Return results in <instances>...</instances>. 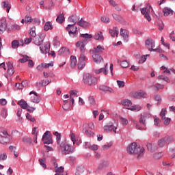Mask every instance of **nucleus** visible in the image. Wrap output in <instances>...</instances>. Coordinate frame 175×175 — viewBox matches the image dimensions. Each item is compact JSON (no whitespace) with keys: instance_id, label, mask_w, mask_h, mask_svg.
I'll return each mask as SVG.
<instances>
[{"instance_id":"nucleus-35","label":"nucleus","mask_w":175,"mask_h":175,"mask_svg":"<svg viewBox=\"0 0 175 175\" xmlns=\"http://www.w3.org/2000/svg\"><path fill=\"white\" fill-rule=\"evenodd\" d=\"M100 91H105V92L108 91L109 92H111V93L114 92V90H113V89H111V88L107 87L105 85H100Z\"/></svg>"},{"instance_id":"nucleus-22","label":"nucleus","mask_w":175,"mask_h":175,"mask_svg":"<svg viewBox=\"0 0 175 175\" xmlns=\"http://www.w3.org/2000/svg\"><path fill=\"white\" fill-rule=\"evenodd\" d=\"M146 146L148 151H150V152H155V151L158 150V147L155 144L148 143L147 144Z\"/></svg>"},{"instance_id":"nucleus-44","label":"nucleus","mask_w":175,"mask_h":175,"mask_svg":"<svg viewBox=\"0 0 175 175\" xmlns=\"http://www.w3.org/2000/svg\"><path fill=\"white\" fill-rule=\"evenodd\" d=\"M163 157V153L162 152H156L153 154L154 159H161Z\"/></svg>"},{"instance_id":"nucleus-16","label":"nucleus","mask_w":175,"mask_h":175,"mask_svg":"<svg viewBox=\"0 0 175 175\" xmlns=\"http://www.w3.org/2000/svg\"><path fill=\"white\" fill-rule=\"evenodd\" d=\"M8 70L7 73L9 76H13L14 75V68H13V64L10 62L6 63Z\"/></svg>"},{"instance_id":"nucleus-53","label":"nucleus","mask_w":175,"mask_h":175,"mask_svg":"<svg viewBox=\"0 0 175 175\" xmlns=\"http://www.w3.org/2000/svg\"><path fill=\"white\" fill-rule=\"evenodd\" d=\"M163 122L164 125H165V126H167V125H169V124H170V121H172V119L169 118H163V119H161Z\"/></svg>"},{"instance_id":"nucleus-29","label":"nucleus","mask_w":175,"mask_h":175,"mask_svg":"<svg viewBox=\"0 0 175 175\" xmlns=\"http://www.w3.org/2000/svg\"><path fill=\"white\" fill-rule=\"evenodd\" d=\"M81 38H84V40L78 42H83L85 46L87 44V39H91V38H92V36L88 33L81 34Z\"/></svg>"},{"instance_id":"nucleus-13","label":"nucleus","mask_w":175,"mask_h":175,"mask_svg":"<svg viewBox=\"0 0 175 175\" xmlns=\"http://www.w3.org/2000/svg\"><path fill=\"white\" fill-rule=\"evenodd\" d=\"M145 46L146 49L150 51V49H154L155 48V41L151 38H148L145 41Z\"/></svg>"},{"instance_id":"nucleus-18","label":"nucleus","mask_w":175,"mask_h":175,"mask_svg":"<svg viewBox=\"0 0 175 175\" xmlns=\"http://www.w3.org/2000/svg\"><path fill=\"white\" fill-rule=\"evenodd\" d=\"M147 94L144 92H136L133 94V97L135 99H141V98H146Z\"/></svg>"},{"instance_id":"nucleus-27","label":"nucleus","mask_w":175,"mask_h":175,"mask_svg":"<svg viewBox=\"0 0 175 175\" xmlns=\"http://www.w3.org/2000/svg\"><path fill=\"white\" fill-rule=\"evenodd\" d=\"M105 51V46L102 45H98L96 48H94L93 53L96 54V53H103Z\"/></svg>"},{"instance_id":"nucleus-39","label":"nucleus","mask_w":175,"mask_h":175,"mask_svg":"<svg viewBox=\"0 0 175 175\" xmlns=\"http://www.w3.org/2000/svg\"><path fill=\"white\" fill-rule=\"evenodd\" d=\"M120 103L122 105V106H128L129 107L132 106V101L129 100H123Z\"/></svg>"},{"instance_id":"nucleus-50","label":"nucleus","mask_w":175,"mask_h":175,"mask_svg":"<svg viewBox=\"0 0 175 175\" xmlns=\"http://www.w3.org/2000/svg\"><path fill=\"white\" fill-rule=\"evenodd\" d=\"M101 21L103 23H105V24H109V23H110V18H109V16H103L101 17Z\"/></svg>"},{"instance_id":"nucleus-49","label":"nucleus","mask_w":175,"mask_h":175,"mask_svg":"<svg viewBox=\"0 0 175 175\" xmlns=\"http://www.w3.org/2000/svg\"><path fill=\"white\" fill-rule=\"evenodd\" d=\"M167 145V144L166 143V139H165V137L159 141V146L160 147H163Z\"/></svg>"},{"instance_id":"nucleus-19","label":"nucleus","mask_w":175,"mask_h":175,"mask_svg":"<svg viewBox=\"0 0 175 175\" xmlns=\"http://www.w3.org/2000/svg\"><path fill=\"white\" fill-rule=\"evenodd\" d=\"M105 132H107V131H112L114 133H117V127H115L113 124H109L104 126Z\"/></svg>"},{"instance_id":"nucleus-47","label":"nucleus","mask_w":175,"mask_h":175,"mask_svg":"<svg viewBox=\"0 0 175 175\" xmlns=\"http://www.w3.org/2000/svg\"><path fill=\"white\" fill-rule=\"evenodd\" d=\"M159 80H164V81H166V83H170V79H169V77H165L163 75H159L158 76Z\"/></svg>"},{"instance_id":"nucleus-34","label":"nucleus","mask_w":175,"mask_h":175,"mask_svg":"<svg viewBox=\"0 0 175 175\" xmlns=\"http://www.w3.org/2000/svg\"><path fill=\"white\" fill-rule=\"evenodd\" d=\"M44 29L46 31H51V29H53V25L51 24V22H46L45 25H44Z\"/></svg>"},{"instance_id":"nucleus-3","label":"nucleus","mask_w":175,"mask_h":175,"mask_svg":"<svg viewBox=\"0 0 175 175\" xmlns=\"http://www.w3.org/2000/svg\"><path fill=\"white\" fill-rule=\"evenodd\" d=\"M76 46L79 47L81 51V55L79 58L78 69H83L84 66H85V62L84 61L87 59L85 55H84V53H85V42H77Z\"/></svg>"},{"instance_id":"nucleus-42","label":"nucleus","mask_w":175,"mask_h":175,"mask_svg":"<svg viewBox=\"0 0 175 175\" xmlns=\"http://www.w3.org/2000/svg\"><path fill=\"white\" fill-rule=\"evenodd\" d=\"M129 110H131L132 111H140V110H142V107L140 105H134L129 108Z\"/></svg>"},{"instance_id":"nucleus-54","label":"nucleus","mask_w":175,"mask_h":175,"mask_svg":"<svg viewBox=\"0 0 175 175\" xmlns=\"http://www.w3.org/2000/svg\"><path fill=\"white\" fill-rule=\"evenodd\" d=\"M105 166H109V162L107 161H104L103 163H100L98 167V169L99 170H102V169H103V167H105Z\"/></svg>"},{"instance_id":"nucleus-17","label":"nucleus","mask_w":175,"mask_h":175,"mask_svg":"<svg viewBox=\"0 0 175 175\" xmlns=\"http://www.w3.org/2000/svg\"><path fill=\"white\" fill-rule=\"evenodd\" d=\"M92 58L95 64H100V62H103V57L98 53H94L92 55Z\"/></svg>"},{"instance_id":"nucleus-8","label":"nucleus","mask_w":175,"mask_h":175,"mask_svg":"<svg viewBox=\"0 0 175 175\" xmlns=\"http://www.w3.org/2000/svg\"><path fill=\"white\" fill-rule=\"evenodd\" d=\"M10 142V135L8 133V131H4L0 133V143L1 144H8Z\"/></svg>"},{"instance_id":"nucleus-55","label":"nucleus","mask_w":175,"mask_h":175,"mask_svg":"<svg viewBox=\"0 0 175 175\" xmlns=\"http://www.w3.org/2000/svg\"><path fill=\"white\" fill-rule=\"evenodd\" d=\"M23 58L19 59V62L21 64H25V62H27L29 59V57L27 55H23Z\"/></svg>"},{"instance_id":"nucleus-52","label":"nucleus","mask_w":175,"mask_h":175,"mask_svg":"<svg viewBox=\"0 0 175 175\" xmlns=\"http://www.w3.org/2000/svg\"><path fill=\"white\" fill-rule=\"evenodd\" d=\"M20 43L18 42V40H13L12 42V49H18Z\"/></svg>"},{"instance_id":"nucleus-7","label":"nucleus","mask_w":175,"mask_h":175,"mask_svg":"<svg viewBox=\"0 0 175 175\" xmlns=\"http://www.w3.org/2000/svg\"><path fill=\"white\" fill-rule=\"evenodd\" d=\"M66 29L68 31L70 38H77L79 33L77 32V27H75V25H68Z\"/></svg>"},{"instance_id":"nucleus-62","label":"nucleus","mask_w":175,"mask_h":175,"mask_svg":"<svg viewBox=\"0 0 175 175\" xmlns=\"http://www.w3.org/2000/svg\"><path fill=\"white\" fill-rule=\"evenodd\" d=\"M12 28L14 29V31H20V29H21V27L17 24L13 25Z\"/></svg>"},{"instance_id":"nucleus-4","label":"nucleus","mask_w":175,"mask_h":175,"mask_svg":"<svg viewBox=\"0 0 175 175\" xmlns=\"http://www.w3.org/2000/svg\"><path fill=\"white\" fill-rule=\"evenodd\" d=\"M83 81L88 85H95L96 84V79L93 78L91 74L87 73L83 75Z\"/></svg>"},{"instance_id":"nucleus-33","label":"nucleus","mask_w":175,"mask_h":175,"mask_svg":"<svg viewBox=\"0 0 175 175\" xmlns=\"http://www.w3.org/2000/svg\"><path fill=\"white\" fill-rule=\"evenodd\" d=\"M57 23H59V24H62L64 21H65V14L64 13L60 14L59 15L57 16L56 18Z\"/></svg>"},{"instance_id":"nucleus-57","label":"nucleus","mask_w":175,"mask_h":175,"mask_svg":"<svg viewBox=\"0 0 175 175\" xmlns=\"http://www.w3.org/2000/svg\"><path fill=\"white\" fill-rule=\"evenodd\" d=\"M112 16L116 21H121L122 20V17L117 14H113Z\"/></svg>"},{"instance_id":"nucleus-11","label":"nucleus","mask_w":175,"mask_h":175,"mask_svg":"<svg viewBox=\"0 0 175 175\" xmlns=\"http://www.w3.org/2000/svg\"><path fill=\"white\" fill-rule=\"evenodd\" d=\"M33 40L34 42V44H36V46H40L42 43H43V41L44 40V34H40V36H36Z\"/></svg>"},{"instance_id":"nucleus-15","label":"nucleus","mask_w":175,"mask_h":175,"mask_svg":"<svg viewBox=\"0 0 175 175\" xmlns=\"http://www.w3.org/2000/svg\"><path fill=\"white\" fill-rule=\"evenodd\" d=\"M6 28H8L6 19H1L0 21V35H2L6 31Z\"/></svg>"},{"instance_id":"nucleus-10","label":"nucleus","mask_w":175,"mask_h":175,"mask_svg":"<svg viewBox=\"0 0 175 175\" xmlns=\"http://www.w3.org/2000/svg\"><path fill=\"white\" fill-rule=\"evenodd\" d=\"M44 144H53V139L51 138V133L46 131L42 138Z\"/></svg>"},{"instance_id":"nucleus-58","label":"nucleus","mask_w":175,"mask_h":175,"mask_svg":"<svg viewBox=\"0 0 175 175\" xmlns=\"http://www.w3.org/2000/svg\"><path fill=\"white\" fill-rule=\"evenodd\" d=\"M119 118H120L122 125H128V119H126L125 118H122V116H120Z\"/></svg>"},{"instance_id":"nucleus-38","label":"nucleus","mask_w":175,"mask_h":175,"mask_svg":"<svg viewBox=\"0 0 175 175\" xmlns=\"http://www.w3.org/2000/svg\"><path fill=\"white\" fill-rule=\"evenodd\" d=\"M2 5L5 9H6L7 13H9L10 9H12V5L6 1H3L2 3Z\"/></svg>"},{"instance_id":"nucleus-12","label":"nucleus","mask_w":175,"mask_h":175,"mask_svg":"<svg viewBox=\"0 0 175 175\" xmlns=\"http://www.w3.org/2000/svg\"><path fill=\"white\" fill-rule=\"evenodd\" d=\"M29 95H32L31 96V102H32L33 103H39V102H40V96L38 95L37 92H31L29 93Z\"/></svg>"},{"instance_id":"nucleus-31","label":"nucleus","mask_w":175,"mask_h":175,"mask_svg":"<svg viewBox=\"0 0 175 175\" xmlns=\"http://www.w3.org/2000/svg\"><path fill=\"white\" fill-rule=\"evenodd\" d=\"M94 39L95 40H103L105 38L103 37V33L102 31H98L95 33L94 35Z\"/></svg>"},{"instance_id":"nucleus-51","label":"nucleus","mask_w":175,"mask_h":175,"mask_svg":"<svg viewBox=\"0 0 175 175\" xmlns=\"http://www.w3.org/2000/svg\"><path fill=\"white\" fill-rule=\"evenodd\" d=\"M118 62H120V66H122V68H128L129 66V64L126 62V60L122 62L118 61Z\"/></svg>"},{"instance_id":"nucleus-64","label":"nucleus","mask_w":175,"mask_h":175,"mask_svg":"<svg viewBox=\"0 0 175 175\" xmlns=\"http://www.w3.org/2000/svg\"><path fill=\"white\" fill-rule=\"evenodd\" d=\"M88 100L90 105H95V98L93 96H89Z\"/></svg>"},{"instance_id":"nucleus-61","label":"nucleus","mask_w":175,"mask_h":175,"mask_svg":"<svg viewBox=\"0 0 175 175\" xmlns=\"http://www.w3.org/2000/svg\"><path fill=\"white\" fill-rule=\"evenodd\" d=\"M26 118L29 120V121H31V122H35L36 121L35 118H32V116L29 113H27Z\"/></svg>"},{"instance_id":"nucleus-56","label":"nucleus","mask_w":175,"mask_h":175,"mask_svg":"<svg viewBox=\"0 0 175 175\" xmlns=\"http://www.w3.org/2000/svg\"><path fill=\"white\" fill-rule=\"evenodd\" d=\"M166 113H167V111L166 110V108H163L161 109V113H160V116L161 117V119H163V118H165V116H166Z\"/></svg>"},{"instance_id":"nucleus-9","label":"nucleus","mask_w":175,"mask_h":175,"mask_svg":"<svg viewBox=\"0 0 175 175\" xmlns=\"http://www.w3.org/2000/svg\"><path fill=\"white\" fill-rule=\"evenodd\" d=\"M149 118H151V114L148 113H142L139 118V124L142 125L144 128H146V126H147V120Z\"/></svg>"},{"instance_id":"nucleus-21","label":"nucleus","mask_w":175,"mask_h":175,"mask_svg":"<svg viewBox=\"0 0 175 175\" xmlns=\"http://www.w3.org/2000/svg\"><path fill=\"white\" fill-rule=\"evenodd\" d=\"M69 23H72L71 25H75L77 20H80V17L76 14L72 15L68 18Z\"/></svg>"},{"instance_id":"nucleus-1","label":"nucleus","mask_w":175,"mask_h":175,"mask_svg":"<svg viewBox=\"0 0 175 175\" xmlns=\"http://www.w3.org/2000/svg\"><path fill=\"white\" fill-rule=\"evenodd\" d=\"M53 135L56 136L58 151H60V152L64 155L70 154V152H72V146L69 144L68 140L65 138L62 139L61 137L62 135H61V133H58V131H55Z\"/></svg>"},{"instance_id":"nucleus-43","label":"nucleus","mask_w":175,"mask_h":175,"mask_svg":"<svg viewBox=\"0 0 175 175\" xmlns=\"http://www.w3.org/2000/svg\"><path fill=\"white\" fill-rule=\"evenodd\" d=\"M29 35L31 38H35L36 36V28L35 27L31 28Z\"/></svg>"},{"instance_id":"nucleus-32","label":"nucleus","mask_w":175,"mask_h":175,"mask_svg":"<svg viewBox=\"0 0 175 175\" xmlns=\"http://www.w3.org/2000/svg\"><path fill=\"white\" fill-rule=\"evenodd\" d=\"M77 25H79V27H83V28H85V27H88L90 25V23L84 19L81 18V20L77 23Z\"/></svg>"},{"instance_id":"nucleus-25","label":"nucleus","mask_w":175,"mask_h":175,"mask_svg":"<svg viewBox=\"0 0 175 175\" xmlns=\"http://www.w3.org/2000/svg\"><path fill=\"white\" fill-rule=\"evenodd\" d=\"M118 31L119 29L117 27H113V29H109V33L111 34V36L112 38H114V36H118Z\"/></svg>"},{"instance_id":"nucleus-6","label":"nucleus","mask_w":175,"mask_h":175,"mask_svg":"<svg viewBox=\"0 0 175 175\" xmlns=\"http://www.w3.org/2000/svg\"><path fill=\"white\" fill-rule=\"evenodd\" d=\"M94 128H95L94 123H86L83 124V131L87 136H92V135H94V132H92V129H94Z\"/></svg>"},{"instance_id":"nucleus-20","label":"nucleus","mask_w":175,"mask_h":175,"mask_svg":"<svg viewBox=\"0 0 175 175\" xmlns=\"http://www.w3.org/2000/svg\"><path fill=\"white\" fill-rule=\"evenodd\" d=\"M106 68H107V64H106L105 68H100L98 70V69H93V72L96 75H99V74L102 73V72H103L104 73L105 76H107V70Z\"/></svg>"},{"instance_id":"nucleus-14","label":"nucleus","mask_w":175,"mask_h":175,"mask_svg":"<svg viewBox=\"0 0 175 175\" xmlns=\"http://www.w3.org/2000/svg\"><path fill=\"white\" fill-rule=\"evenodd\" d=\"M40 50L42 54H49L50 53V42H46L40 47Z\"/></svg>"},{"instance_id":"nucleus-24","label":"nucleus","mask_w":175,"mask_h":175,"mask_svg":"<svg viewBox=\"0 0 175 175\" xmlns=\"http://www.w3.org/2000/svg\"><path fill=\"white\" fill-rule=\"evenodd\" d=\"M120 35L122 36V38L124 39V40H126L128 38H129V31L126 29H120Z\"/></svg>"},{"instance_id":"nucleus-60","label":"nucleus","mask_w":175,"mask_h":175,"mask_svg":"<svg viewBox=\"0 0 175 175\" xmlns=\"http://www.w3.org/2000/svg\"><path fill=\"white\" fill-rule=\"evenodd\" d=\"M117 84L119 88H124V87H125V82L123 81H117Z\"/></svg>"},{"instance_id":"nucleus-23","label":"nucleus","mask_w":175,"mask_h":175,"mask_svg":"<svg viewBox=\"0 0 175 175\" xmlns=\"http://www.w3.org/2000/svg\"><path fill=\"white\" fill-rule=\"evenodd\" d=\"M55 175H68V174H66V172H65L64 171V168L63 166H61L59 167H57L55 169Z\"/></svg>"},{"instance_id":"nucleus-37","label":"nucleus","mask_w":175,"mask_h":175,"mask_svg":"<svg viewBox=\"0 0 175 175\" xmlns=\"http://www.w3.org/2000/svg\"><path fill=\"white\" fill-rule=\"evenodd\" d=\"M22 142L23 143H24V144H31L32 143V139H31V137H23V138L22 139Z\"/></svg>"},{"instance_id":"nucleus-48","label":"nucleus","mask_w":175,"mask_h":175,"mask_svg":"<svg viewBox=\"0 0 175 175\" xmlns=\"http://www.w3.org/2000/svg\"><path fill=\"white\" fill-rule=\"evenodd\" d=\"M84 172V168L83 167H78L77 168L76 175H81Z\"/></svg>"},{"instance_id":"nucleus-36","label":"nucleus","mask_w":175,"mask_h":175,"mask_svg":"<svg viewBox=\"0 0 175 175\" xmlns=\"http://www.w3.org/2000/svg\"><path fill=\"white\" fill-rule=\"evenodd\" d=\"M70 67L71 68H76V65H77V59L75 56L70 57Z\"/></svg>"},{"instance_id":"nucleus-2","label":"nucleus","mask_w":175,"mask_h":175,"mask_svg":"<svg viewBox=\"0 0 175 175\" xmlns=\"http://www.w3.org/2000/svg\"><path fill=\"white\" fill-rule=\"evenodd\" d=\"M127 152L129 155H136L137 154V159L143 158L144 155V148L140 147L137 143L133 142L127 146Z\"/></svg>"},{"instance_id":"nucleus-5","label":"nucleus","mask_w":175,"mask_h":175,"mask_svg":"<svg viewBox=\"0 0 175 175\" xmlns=\"http://www.w3.org/2000/svg\"><path fill=\"white\" fill-rule=\"evenodd\" d=\"M141 13L143 14L146 18L148 21H151V16H150V13L152 12V8H151V5H147L146 7L141 8Z\"/></svg>"},{"instance_id":"nucleus-45","label":"nucleus","mask_w":175,"mask_h":175,"mask_svg":"<svg viewBox=\"0 0 175 175\" xmlns=\"http://www.w3.org/2000/svg\"><path fill=\"white\" fill-rule=\"evenodd\" d=\"M165 140L167 144H170V143H174V138L173 137H165Z\"/></svg>"},{"instance_id":"nucleus-41","label":"nucleus","mask_w":175,"mask_h":175,"mask_svg":"<svg viewBox=\"0 0 175 175\" xmlns=\"http://www.w3.org/2000/svg\"><path fill=\"white\" fill-rule=\"evenodd\" d=\"M38 161L40 166H42L43 169H46L47 165H46V158L39 159Z\"/></svg>"},{"instance_id":"nucleus-30","label":"nucleus","mask_w":175,"mask_h":175,"mask_svg":"<svg viewBox=\"0 0 175 175\" xmlns=\"http://www.w3.org/2000/svg\"><path fill=\"white\" fill-rule=\"evenodd\" d=\"M164 16H173V10L169 8H164L163 10Z\"/></svg>"},{"instance_id":"nucleus-26","label":"nucleus","mask_w":175,"mask_h":175,"mask_svg":"<svg viewBox=\"0 0 175 175\" xmlns=\"http://www.w3.org/2000/svg\"><path fill=\"white\" fill-rule=\"evenodd\" d=\"M73 96H75V98H77V92L75 90H71L70 92V101L72 102V105H75V97Z\"/></svg>"},{"instance_id":"nucleus-40","label":"nucleus","mask_w":175,"mask_h":175,"mask_svg":"<svg viewBox=\"0 0 175 175\" xmlns=\"http://www.w3.org/2000/svg\"><path fill=\"white\" fill-rule=\"evenodd\" d=\"M163 85H161V84H155L154 85H152V88L157 92H158L159 90H162V88H163Z\"/></svg>"},{"instance_id":"nucleus-46","label":"nucleus","mask_w":175,"mask_h":175,"mask_svg":"<svg viewBox=\"0 0 175 175\" xmlns=\"http://www.w3.org/2000/svg\"><path fill=\"white\" fill-rule=\"evenodd\" d=\"M86 146L90 148V150H92V151H96L98 150V145H88V143H87Z\"/></svg>"},{"instance_id":"nucleus-59","label":"nucleus","mask_w":175,"mask_h":175,"mask_svg":"<svg viewBox=\"0 0 175 175\" xmlns=\"http://www.w3.org/2000/svg\"><path fill=\"white\" fill-rule=\"evenodd\" d=\"M8 159V155L6 153H1L0 154V161H6Z\"/></svg>"},{"instance_id":"nucleus-63","label":"nucleus","mask_w":175,"mask_h":175,"mask_svg":"<svg viewBox=\"0 0 175 175\" xmlns=\"http://www.w3.org/2000/svg\"><path fill=\"white\" fill-rule=\"evenodd\" d=\"M1 116L5 118L8 116V111L5 109H3L1 112Z\"/></svg>"},{"instance_id":"nucleus-28","label":"nucleus","mask_w":175,"mask_h":175,"mask_svg":"<svg viewBox=\"0 0 175 175\" xmlns=\"http://www.w3.org/2000/svg\"><path fill=\"white\" fill-rule=\"evenodd\" d=\"M17 104L19 105V106H21V107L24 110H27V109H28V103H27L24 100H21L17 103Z\"/></svg>"}]
</instances>
